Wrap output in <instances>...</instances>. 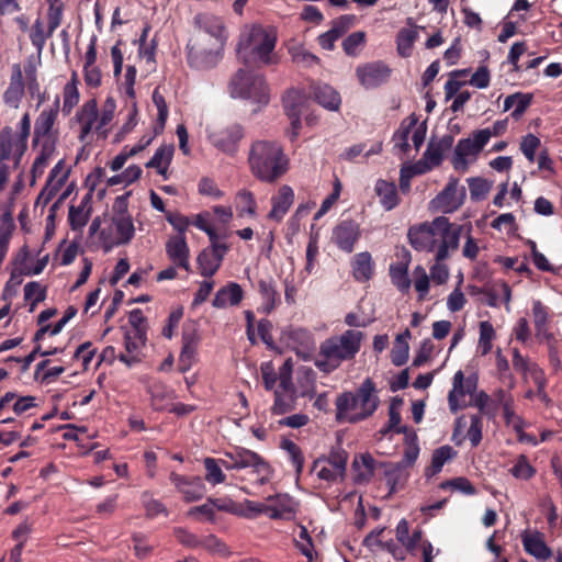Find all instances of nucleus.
<instances>
[{
    "label": "nucleus",
    "instance_id": "052dcab7",
    "mask_svg": "<svg viewBox=\"0 0 562 562\" xmlns=\"http://www.w3.org/2000/svg\"><path fill=\"white\" fill-rule=\"evenodd\" d=\"M495 338V330L488 321L480 323V337L477 348L482 356L487 355L492 350V341Z\"/></svg>",
    "mask_w": 562,
    "mask_h": 562
},
{
    "label": "nucleus",
    "instance_id": "864d4df0",
    "mask_svg": "<svg viewBox=\"0 0 562 562\" xmlns=\"http://www.w3.org/2000/svg\"><path fill=\"white\" fill-rule=\"evenodd\" d=\"M198 267L201 276L211 278L220 269L221 262L209 249H203L196 258Z\"/></svg>",
    "mask_w": 562,
    "mask_h": 562
},
{
    "label": "nucleus",
    "instance_id": "cd10ccee",
    "mask_svg": "<svg viewBox=\"0 0 562 562\" xmlns=\"http://www.w3.org/2000/svg\"><path fill=\"white\" fill-rule=\"evenodd\" d=\"M56 140L57 139H33L34 145L40 147V151L32 165V176L34 179L44 173L56 151Z\"/></svg>",
    "mask_w": 562,
    "mask_h": 562
},
{
    "label": "nucleus",
    "instance_id": "9d476101",
    "mask_svg": "<svg viewBox=\"0 0 562 562\" xmlns=\"http://www.w3.org/2000/svg\"><path fill=\"white\" fill-rule=\"evenodd\" d=\"M483 134L474 131L469 137L461 138L457 143L452 165L457 170H465L471 161H474L481 150L487 145L484 140Z\"/></svg>",
    "mask_w": 562,
    "mask_h": 562
},
{
    "label": "nucleus",
    "instance_id": "ea45409f",
    "mask_svg": "<svg viewBox=\"0 0 562 562\" xmlns=\"http://www.w3.org/2000/svg\"><path fill=\"white\" fill-rule=\"evenodd\" d=\"M458 452L449 445H445L434 450L431 456V464L426 469L425 475L430 477L438 474L445 463L456 458Z\"/></svg>",
    "mask_w": 562,
    "mask_h": 562
},
{
    "label": "nucleus",
    "instance_id": "a18cd8bd",
    "mask_svg": "<svg viewBox=\"0 0 562 562\" xmlns=\"http://www.w3.org/2000/svg\"><path fill=\"white\" fill-rule=\"evenodd\" d=\"M76 314L77 308L75 306H69L66 310L65 315L58 322H54V326H50L48 324L42 325L41 328L34 335V341H41L47 333H49V335L52 336L58 335L66 326V324L76 316Z\"/></svg>",
    "mask_w": 562,
    "mask_h": 562
},
{
    "label": "nucleus",
    "instance_id": "79ce46f5",
    "mask_svg": "<svg viewBox=\"0 0 562 562\" xmlns=\"http://www.w3.org/2000/svg\"><path fill=\"white\" fill-rule=\"evenodd\" d=\"M411 338V331L405 329L402 334H398L395 338L394 346L391 350V361L394 366L401 367L408 360V339Z\"/></svg>",
    "mask_w": 562,
    "mask_h": 562
},
{
    "label": "nucleus",
    "instance_id": "774afa93",
    "mask_svg": "<svg viewBox=\"0 0 562 562\" xmlns=\"http://www.w3.org/2000/svg\"><path fill=\"white\" fill-rule=\"evenodd\" d=\"M366 42V33L362 31L353 32L348 35L342 42L344 52L348 56H357L360 47Z\"/></svg>",
    "mask_w": 562,
    "mask_h": 562
},
{
    "label": "nucleus",
    "instance_id": "e433bc0d",
    "mask_svg": "<svg viewBox=\"0 0 562 562\" xmlns=\"http://www.w3.org/2000/svg\"><path fill=\"white\" fill-rule=\"evenodd\" d=\"M533 99L531 93L515 92L506 97L504 101V111H512V117L515 120L520 119L526 110L529 108Z\"/></svg>",
    "mask_w": 562,
    "mask_h": 562
},
{
    "label": "nucleus",
    "instance_id": "6ab92c4d",
    "mask_svg": "<svg viewBox=\"0 0 562 562\" xmlns=\"http://www.w3.org/2000/svg\"><path fill=\"white\" fill-rule=\"evenodd\" d=\"M360 237L359 224L355 221L347 220L337 224L333 231V241L345 252H352L355 245Z\"/></svg>",
    "mask_w": 562,
    "mask_h": 562
},
{
    "label": "nucleus",
    "instance_id": "4c0bfd02",
    "mask_svg": "<svg viewBox=\"0 0 562 562\" xmlns=\"http://www.w3.org/2000/svg\"><path fill=\"white\" fill-rule=\"evenodd\" d=\"M173 150L172 145L158 147L154 156L146 162V168H155L159 175L167 179V170L171 162Z\"/></svg>",
    "mask_w": 562,
    "mask_h": 562
},
{
    "label": "nucleus",
    "instance_id": "9b49d317",
    "mask_svg": "<svg viewBox=\"0 0 562 562\" xmlns=\"http://www.w3.org/2000/svg\"><path fill=\"white\" fill-rule=\"evenodd\" d=\"M26 148L27 143L15 135L12 127L4 126L0 131V164L12 161L18 167Z\"/></svg>",
    "mask_w": 562,
    "mask_h": 562
},
{
    "label": "nucleus",
    "instance_id": "49530a36",
    "mask_svg": "<svg viewBox=\"0 0 562 562\" xmlns=\"http://www.w3.org/2000/svg\"><path fill=\"white\" fill-rule=\"evenodd\" d=\"M76 314L77 308L75 306H69L66 310L65 315L58 322H54V326H50L48 324L42 325L41 328L34 335V341H41L47 333H49V335L52 336L58 335L66 326V324L76 316Z\"/></svg>",
    "mask_w": 562,
    "mask_h": 562
},
{
    "label": "nucleus",
    "instance_id": "7c9ffc66",
    "mask_svg": "<svg viewBox=\"0 0 562 562\" xmlns=\"http://www.w3.org/2000/svg\"><path fill=\"white\" fill-rule=\"evenodd\" d=\"M453 142L454 138L450 134H446L437 140L431 139L427 145L424 157L432 166L438 167L442 162L445 154L452 148Z\"/></svg>",
    "mask_w": 562,
    "mask_h": 562
},
{
    "label": "nucleus",
    "instance_id": "69168bd1",
    "mask_svg": "<svg viewBox=\"0 0 562 562\" xmlns=\"http://www.w3.org/2000/svg\"><path fill=\"white\" fill-rule=\"evenodd\" d=\"M74 76L76 75L74 74ZM78 102L79 91L77 88L76 79L75 77H72V79L69 82H67L64 87L63 112L65 114H69Z\"/></svg>",
    "mask_w": 562,
    "mask_h": 562
},
{
    "label": "nucleus",
    "instance_id": "f704fd0d",
    "mask_svg": "<svg viewBox=\"0 0 562 562\" xmlns=\"http://www.w3.org/2000/svg\"><path fill=\"white\" fill-rule=\"evenodd\" d=\"M374 191L379 196L380 203L385 211L395 209L400 203L397 188L394 182L379 179L375 182Z\"/></svg>",
    "mask_w": 562,
    "mask_h": 562
},
{
    "label": "nucleus",
    "instance_id": "a878e982",
    "mask_svg": "<svg viewBox=\"0 0 562 562\" xmlns=\"http://www.w3.org/2000/svg\"><path fill=\"white\" fill-rule=\"evenodd\" d=\"M293 202V189L288 184L281 186L278 190V193L271 198V210L268 213V218L276 222H281L284 215L289 212Z\"/></svg>",
    "mask_w": 562,
    "mask_h": 562
},
{
    "label": "nucleus",
    "instance_id": "7ed1b4c3",
    "mask_svg": "<svg viewBox=\"0 0 562 562\" xmlns=\"http://www.w3.org/2000/svg\"><path fill=\"white\" fill-rule=\"evenodd\" d=\"M248 165L256 179L273 183L286 173L289 158L279 143L259 139L250 145Z\"/></svg>",
    "mask_w": 562,
    "mask_h": 562
},
{
    "label": "nucleus",
    "instance_id": "b1692460",
    "mask_svg": "<svg viewBox=\"0 0 562 562\" xmlns=\"http://www.w3.org/2000/svg\"><path fill=\"white\" fill-rule=\"evenodd\" d=\"M532 317L536 338L540 342L550 345L554 340V335L549 328L550 314L548 307L539 300L532 302Z\"/></svg>",
    "mask_w": 562,
    "mask_h": 562
},
{
    "label": "nucleus",
    "instance_id": "c756f323",
    "mask_svg": "<svg viewBox=\"0 0 562 562\" xmlns=\"http://www.w3.org/2000/svg\"><path fill=\"white\" fill-rule=\"evenodd\" d=\"M244 297L241 286L236 282H229L225 286L217 290L212 305L216 308H226L228 306L238 305Z\"/></svg>",
    "mask_w": 562,
    "mask_h": 562
},
{
    "label": "nucleus",
    "instance_id": "c03bdc74",
    "mask_svg": "<svg viewBox=\"0 0 562 562\" xmlns=\"http://www.w3.org/2000/svg\"><path fill=\"white\" fill-rule=\"evenodd\" d=\"M222 58L220 50H203L196 54H189V64L191 67L200 70L215 67Z\"/></svg>",
    "mask_w": 562,
    "mask_h": 562
},
{
    "label": "nucleus",
    "instance_id": "473e14b6",
    "mask_svg": "<svg viewBox=\"0 0 562 562\" xmlns=\"http://www.w3.org/2000/svg\"><path fill=\"white\" fill-rule=\"evenodd\" d=\"M406 23L411 27L400 30L396 36V50L402 57L412 55L414 44L418 38V27L414 25L413 19L408 18Z\"/></svg>",
    "mask_w": 562,
    "mask_h": 562
},
{
    "label": "nucleus",
    "instance_id": "393cba45",
    "mask_svg": "<svg viewBox=\"0 0 562 562\" xmlns=\"http://www.w3.org/2000/svg\"><path fill=\"white\" fill-rule=\"evenodd\" d=\"M112 225L115 229L114 240L108 241L104 237V231H102L100 235V238L108 246V248L113 245H126L133 239L135 235V227L132 216H112Z\"/></svg>",
    "mask_w": 562,
    "mask_h": 562
},
{
    "label": "nucleus",
    "instance_id": "c85d7f7f",
    "mask_svg": "<svg viewBox=\"0 0 562 562\" xmlns=\"http://www.w3.org/2000/svg\"><path fill=\"white\" fill-rule=\"evenodd\" d=\"M268 516L272 519L285 518L294 514L295 503L289 494H276L267 497Z\"/></svg>",
    "mask_w": 562,
    "mask_h": 562
},
{
    "label": "nucleus",
    "instance_id": "a211bd4d",
    "mask_svg": "<svg viewBox=\"0 0 562 562\" xmlns=\"http://www.w3.org/2000/svg\"><path fill=\"white\" fill-rule=\"evenodd\" d=\"M60 101L56 95L53 104L44 109L34 123L33 139H57L53 133V127L59 113Z\"/></svg>",
    "mask_w": 562,
    "mask_h": 562
},
{
    "label": "nucleus",
    "instance_id": "2eb2a0df",
    "mask_svg": "<svg viewBox=\"0 0 562 562\" xmlns=\"http://www.w3.org/2000/svg\"><path fill=\"white\" fill-rule=\"evenodd\" d=\"M391 72V68L381 60L367 63L356 68L357 78L366 89L383 85L389 80Z\"/></svg>",
    "mask_w": 562,
    "mask_h": 562
},
{
    "label": "nucleus",
    "instance_id": "bf43d9fd",
    "mask_svg": "<svg viewBox=\"0 0 562 562\" xmlns=\"http://www.w3.org/2000/svg\"><path fill=\"white\" fill-rule=\"evenodd\" d=\"M419 451L420 449L416 434L413 432L407 435L405 439L403 458L398 463L403 464L405 468L412 467L416 462L419 456Z\"/></svg>",
    "mask_w": 562,
    "mask_h": 562
},
{
    "label": "nucleus",
    "instance_id": "37998d69",
    "mask_svg": "<svg viewBox=\"0 0 562 562\" xmlns=\"http://www.w3.org/2000/svg\"><path fill=\"white\" fill-rule=\"evenodd\" d=\"M382 465L385 468L384 477L390 488V493H395L407 477V473L405 472L406 468L398 462L382 463Z\"/></svg>",
    "mask_w": 562,
    "mask_h": 562
},
{
    "label": "nucleus",
    "instance_id": "a19ab883",
    "mask_svg": "<svg viewBox=\"0 0 562 562\" xmlns=\"http://www.w3.org/2000/svg\"><path fill=\"white\" fill-rule=\"evenodd\" d=\"M390 278L392 284L402 293H407L412 281L408 276V262H395L390 265Z\"/></svg>",
    "mask_w": 562,
    "mask_h": 562
},
{
    "label": "nucleus",
    "instance_id": "5fc2aeb1",
    "mask_svg": "<svg viewBox=\"0 0 562 562\" xmlns=\"http://www.w3.org/2000/svg\"><path fill=\"white\" fill-rule=\"evenodd\" d=\"M203 464L205 468V480L211 485L214 486V485L222 484L225 482L226 475L224 474V472L222 470L223 465L221 464V458L220 459L205 458L203 460Z\"/></svg>",
    "mask_w": 562,
    "mask_h": 562
},
{
    "label": "nucleus",
    "instance_id": "6e6d98bb",
    "mask_svg": "<svg viewBox=\"0 0 562 562\" xmlns=\"http://www.w3.org/2000/svg\"><path fill=\"white\" fill-rule=\"evenodd\" d=\"M417 124V120L412 117L408 124L405 122L401 123L398 130L393 135L394 148L398 151L406 154L409 150V134L412 132V127Z\"/></svg>",
    "mask_w": 562,
    "mask_h": 562
},
{
    "label": "nucleus",
    "instance_id": "603ef678",
    "mask_svg": "<svg viewBox=\"0 0 562 562\" xmlns=\"http://www.w3.org/2000/svg\"><path fill=\"white\" fill-rule=\"evenodd\" d=\"M46 294V286L37 281H31L24 285V300L30 302V312H33L38 303L45 301Z\"/></svg>",
    "mask_w": 562,
    "mask_h": 562
},
{
    "label": "nucleus",
    "instance_id": "f3484780",
    "mask_svg": "<svg viewBox=\"0 0 562 562\" xmlns=\"http://www.w3.org/2000/svg\"><path fill=\"white\" fill-rule=\"evenodd\" d=\"M520 540L526 553L538 562H546L554 555L552 549L546 543L544 535L538 530H524L520 533Z\"/></svg>",
    "mask_w": 562,
    "mask_h": 562
},
{
    "label": "nucleus",
    "instance_id": "aec40b11",
    "mask_svg": "<svg viewBox=\"0 0 562 562\" xmlns=\"http://www.w3.org/2000/svg\"><path fill=\"white\" fill-rule=\"evenodd\" d=\"M477 386V378L475 375L464 378L461 370L457 371L453 375L452 389L448 394V404L452 413H457L461 405L459 398L465 394H473Z\"/></svg>",
    "mask_w": 562,
    "mask_h": 562
},
{
    "label": "nucleus",
    "instance_id": "dca6fc26",
    "mask_svg": "<svg viewBox=\"0 0 562 562\" xmlns=\"http://www.w3.org/2000/svg\"><path fill=\"white\" fill-rule=\"evenodd\" d=\"M80 126L78 139L81 143L89 144L91 142L92 132L99 121L98 103L94 99L85 102L75 115Z\"/></svg>",
    "mask_w": 562,
    "mask_h": 562
},
{
    "label": "nucleus",
    "instance_id": "de8ad7c7",
    "mask_svg": "<svg viewBox=\"0 0 562 562\" xmlns=\"http://www.w3.org/2000/svg\"><path fill=\"white\" fill-rule=\"evenodd\" d=\"M312 472L323 481L328 483L342 479L345 473L325 461V458H318L313 462Z\"/></svg>",
    "mask_w": 562,
    "mask_h": 562
},
{
    "label": "nucleus",
    "instance_id": "8fccbe9b",
    "mask_svg": "<svg viewBox=\"0 0 562 562\" xmlns=\"http://www.w3.org/2000/svg\"><path fill=\"white\" fill-rule=\"evenodd\" d=\"M352 465L357 471L358 481H369L375 471V460L370 453H362L356 457Z\"/></svg>",
    "mask_w": 562,
    "mask_h": 562
},
{
    "label": "nucleus",
    "instance_id": "5701e85b",
    "mask_svg": "<svg viewBox=\"0 0 562 562\" xmlns=\"http://www.w3.org/2000/svg\"><path fill=\"white\" fill-rule=\"evenodd\" d=\"M304 105V95L301 91L291 89L283 97V106L291 120L292 139H295L301 128V112Z\"/></svg>",
    "mask_w": 562,
    "mask_h": 562
},
{
    "label": "nucleus",
    "instance_id": "58836bf2",
    "mask_svg": "<svg viewBox=\"0 0 562 562\" xmlns=\"http://www.w3.org/2000/svg\"><path fill=\"white\" fill-rule=\"evenodd\" d=\"M89 203L90 195H86L79 205L69 207L68 221L72 231H80L87 225L90 217Z\"/></svg>",
    "mask_w": 562,
    "mask_h": 562
},
{
    "label": "nucleus",
    "instance_id": "20e7f679",
    "mask_svg": "<svg viewBox=\"0 0 562 562\" xmlns=\"http://www.w3.org/2000/svg\"><path fill=\"white\" fill-rule=\"evenodd\" d=\"M379 397L371 379H366L356 392H344L336 398V420L356 424L376 411Z\"/></svg>",
    "mask_w": 562,
    "mask_h": 562
},
{
    "label": "nucleus",
    "instance_id": "f03ea898",
    "mask_svg": "<svg viewBox=\"0 0 562 562\" xmlns=\"http://www.w3.org/2000/svg\"><path fill=\"white\" fill-rule=\"evenodd\" d=\"M364 334L356 329H347L340 335H333L319 345L314 358L315 367L323 373L329 374L344 362L356 358L361 349Z\"/></svg>",
    "mask_w": 562,
    "mask_h": 562
},
{
    "label": "nucleus",
    "instance_id": "423d86ee",
    "mask_svg": "<svg viewBox=\"0 0 562 562\" xmlns=\"http://www.w3.org/2000/svg\"><path fill=\"white\" fill-rule=\"evenodd\" d=\"M229 92L233 98L251 100L258 108L269 102V89L265 78L245 69H239L232 78Z\"/></svg>",
    "mask_w": 562,
    "mask_h": 562
},
{
    "label": "nucleus",
    "instance_id": "680f3d73",
    "mask_svg": "<svg viewBox=\"0 0 562 562\" xmlns=\"http://www.w3.org/2000/svg\"><path fill=\"white\" fill-rule=\"evenodd\" d=\"M140 499L147 517L154 518L158 515L168 516L166 506L159 499L154 498L149 492H144Z\"/></svg>",
    "mask_w": 562,
    "mask_h": 562
},
{
    "label": "nucleus",
    "instance_id": "e2e57ef3",
    "mask_svg": "<svg viewBox=\"0 0 562 562\" xmlns=\"http://www.w3.org/2000/svg\"><path fill=\"white\" fill-rule=\"evenodd\" d=\"M504 419L507 426H510L515 432L518 435V438L520 441L525 439L524 437V428H525V422L524 419L518 416L514 412V403H510L509 405H505L502 407Z\"/></svg>",
    "mask_w": 562,
    "mask_h": 562
},
{
    "label": "nucleus",
    "instance_id": "4be33fe9",
    "mask_svg": "<svg viewBox=\"0 0 562 562\" xmlns=\"http://www.w3.org/2000/svg\"><path fill=\"white\" fill-rule=\"evenodd\" d=\"M146 344V334L144 330H131L124 335L125 351L119 355V360L132 368L140 362V351Z\"/></svg>",
    "mask_w": 562,
    "mask_h": 562
},
{
    "label": "nucleus",
    "instance_id": "c9c22d12",
    "mask_svg": "<svg viewBox=\"0 0 562 562\" xmlns=\"http://www.w3.org/2000/svg\"><path fill=\"white\" fill-rule=\"evenodd\" d=\"M315 101L329 111H337L341 103L340 94L329 85L319 83L313 89Z\"/></svg>",
    "mask_w": 562,
    "mask_h": 562
},
{
    "label": "nucleus",
    "instance_id": "4468645a",
    "mask_svg": "<svg viewBox=\"0 0 562 562\" xmlns=\"http://www.w3.org/2000/svg\"><path fill=\"white\" fill-rule=\"evenodd\" d=\"M182 347L179 356V371L184 373L189 371L198 359V347L200 335L195 325L184 326L182 330Z\"/></svg>",
    "mask_w": 562,
    "mask_h": 562
},
{
    "label": "nucleus",
    "instance_id": "09e8293b",
    "mask_svg": "<svg viewBox=\"0 0 562 562\" xmlns=\"http://www.w3.org/2000/svg\"><path fill=\"white\" fill-rule=\"evenodd\" d=\"M151 405L156 411H164L168 403L175 398L172 390L162 383H154L150 389Z\"/></svg>",
    "mask_w": 562,
    "mask_h": 562
},
{
    "label": "nucleus",
    "instance_id": "39448f33",
    "mask_svg": "<svg viewBox=\"0 0 562 562\" xmlns=\"http://www.w3.org/2000/svg\"><path fill=\"white\" fill-rule=\"evenodd\" d=\"M277 44V33L272 27L261 24L246 26L239 37L237 53L245 63L250 58L263 65L276 63L271 55Z\"/></svg>",
    "mask_w": 562,
    "mask_h": 562
},
{
    "label": "nucleus",
    "instance_id": "338daca9",
    "mask_svg": "<svg viewBox=\"0 0 562 562\" xmlns=\"http://www.w3.org/2000/svg\"><path fill=\"white\" fill-rule=\"evenodd\" d=\"M239 215H256L257 203L254 194L249 190H240L237 193Z\"/></svg>",
    "mask_w": 562,
    "mask_h": 562
},
{
    "label": "nucleus",
    "instance_id": "1a4fd4ad",
    "mask_svg": "<svg viewBox=\"0 0 562 562\" xmlns=\"http://www.w3.org/2000/svg\"><path fill=\"white\" fill-rule=\"evenodd\" d=\"M282 339L304 361L315 358V337L313 333L303 327H288L282 331Z\"/></svg>",
    "mask_w": 562,
    "mask_h": 562
},
{
    "label": "nucleus",
    "instance_id": "f257e3e1",
    "mask_svg": "<svg viewBox=\"0 0 562 562\" xmlns=\"http://www.w3.org/2000/svg\"><path fill=\"white\" fill-rule=\"evenodd\" d=\"M463 229L464 225L451 223L446 216H437L430 222L411 226L407 238L414 250L448 260L459 249Z\"/></svg>",
    "mask_w": 562,
    "mask_h": 562
},
{
    "label": "nucleus",
    "instance_id": "f8f14e48",
    "mask_svg": "<svg viewBox=\"0 0 562 562\" xmlns=\"http://www.w3.org/2000/svg\"><path fill=\"white\" fill-rule=\"evenodd\" d=\"M169 480L186 503L198 502L206 494V486L201 476H187L171 472Z\"/></svg>",
    "mask_w": 562,
    "mask_h": 562
},
{
    "label": "nucleus",
    "instance_id": "6e6552de",
    "mask_svg": "<svg viewBox=\"0 0 562 562\" xmlns=\"http://www.w3.org/2000/svg\"><path fill=\"white\" fill-rule=\"evenodd\" d=\"M244 135V127L237 123L218 130L206 128V137L212 146L228 156H234L238 151Z\"/></svg>",
    "mask_w": 562,
    "mask_h": 562
},
{
    "label": "nucleus",
    "instance_id": "ddd939ff",
    "mask_svg": "<svg viewBox=\"0 0 562 562\" xmlns=\"http://www.w3.org/2000/svg\"><path fill=\"white\" fill-rule=\"evenodd\" d=\"M465 194V188L460 187L458 180L451 179L431 201L432 207L442 213H453L463 204Z\"/></svg>",
    "mask_w": 562,
    "mask_h": 562
},
{
    "label": "nucleus",
    "instance_id": "72a5a7b5",
    "mask_svg": "<svg viewBox=\"0 0 562 562\" xmlns=\"http://www.w3.org/2000/svg\"><path fill=\"white\" fill-rule=\"evenodd\" d=\"M352 277L358 282H367L373 276L374 263L369 251L357 254L351 260Z\"/></svg>",
    "mask_w": 562,
    "mask_h": 562
},
{
    "label": "nucleus",
    "instance_id": "bb28decb",
    "mask_svg": "<svg viewBox=\"0 0 562 562\" xmlns=\"http://www.w3.org/2000/svg\"><path fill=\"white\" fill-rule=\"evenodd\" d=\"M25 85L23 74L19 64L13 65L10 82L3 93L4 103L12 108L18 109L24 95Z\"/></svg>",
    "mask_w": 562,
    "mask_h": 562
},
{
    "label": "nucleus",
    "instance_id": "0eeeda50",
    "mask_svg": "<svg viewBox=\"0 0 562 562\" xmlns=\"http://www.w3.org/2000/svg\"><path fill=\"white\" fill-rule=\"evenodd\" d=\"M221 464L226 470L238 471L248 468L252 469L255 473L262 475L259 479L260 484L267 483L271 473L269 463L265 461L261 456L241 447H235L232 450L224 451L223 458H221Z\"/></svg>",
    "mask_w": 562,
    "mask_h": 562
},
{
    "label": "nucleus",
    "instance_id": "3c124183",
    "mask_svg": "<svg viewBox=\"0 0 562 562\" xmlns=\"http://www.w3.org/2000/svg\"><path fill=\"white\" fill-rule=\"evenodd\" d=\"M259 293L262 299L259 311L263 314H270L276 307L277 291L271 281L260 280L258 282Z\"/></svg>",
    "mask_w": 562,
    "mask_h": 562
},
{
    "label": "nucleus",
    "instance_id": "2f4dec72",
    "mask_svg": "<svg viewBox=\"0 0 562 562\" xmlns=\"http://www.w3.org/2000/svg\"><path fill=\"white\" fill-rule=\"evenodd\" d=\"M194 24L212 37L224 43V23L221 18L210 13H199L194 16Z\"/></svg>",
    "mask_w": 562,
    "mask_h": 562
},
{
    "label": "nucleus",
    "instance_id": "13d9d810",
    "mask_svg": "<svg viewBox=\"0 0 562 562\" xmlns=\"http://www.w3.org/2000/svg\"><path fill=\"white\" fill-rule=\"evenodd\" d=\"M281 448L288 453L289 459L294 467L296 475L300 476L303 471L305 461L301 448L290 439L282 440Z\"/></svg>",
    "mask_w": 562,
    "mask_h": 562
},
{
    "label": "nucleus",
    "instance_id": "4d7b16f0",
    "mask_svg": "<svg viewBox=\"0 0 562 562\" xmlns=\"http://www.w3.org/2000/svg\"><path fill=\"white\" fill-rule=\"evenodd\" d=\"M296 395L290 393H282L280 390H274V403L271 408L272 414L283 415L295 408Z\"/></svg>",
    "mask_w": 562,
    "mask_h": 562
},
{
    "label": "nucleus",
    "instance_id": "412c9836",
    "mask_svg": "<svg viewBox=\"0 0 562 562\" xmlns=\"http://www.w3.org/2000/svg\"><path fill=\"white\" fill-rule=\"evenodd\" d=\"M166 254L172 265L187 272L190 271V248L186 235L170 236L166 243Z\"/></svg>",
    "mask_w": 562,
    "mask_h": 562
},
{
    "label": "nucleus",
    "instance_id": "0e129e2a",
    "mask_svg": "<svg viewBox=\"0 0 562 562\" xmlns=\"http://www.w3.org/2000/svg\"><path fill=\"white\" fill-rule=\"evenodd\" d=\"M540 145V138L532 133H528L527 135L522 136L519 148L526 159L532 164L536 161V154Z\"/></svg>",
    "mask_w": 562,
    "mask_h": 562
}]
</instances>
